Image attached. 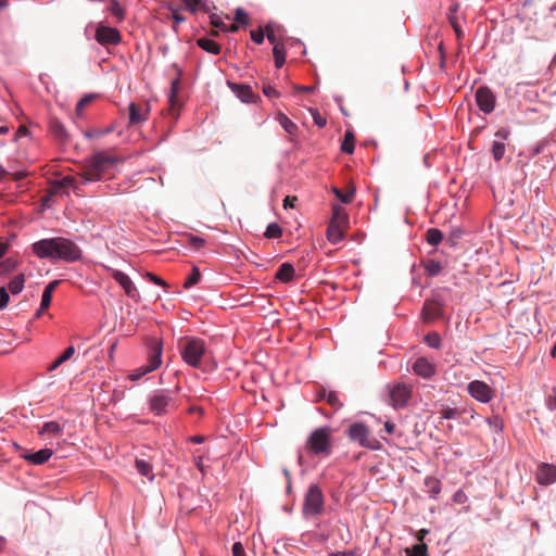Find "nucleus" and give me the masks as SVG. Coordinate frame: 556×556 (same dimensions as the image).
<instances>
[{"label":"nucleus","instance_id":"obj_12","mask_svg":"<svg viewBox=\"0 0 556 556\" xmlns=\"http://www.w3.org/2000/svg\"><path fill=\"white\" fill-rule=\"evenodd\" d=\"M129 111V122L128 126L134 127L137 125L142 124L148 119V116L150 114V106L149 104H137L131 102L128 106Z\"/></svg>","mask_w":556,"mask_h":556},{"label":"nucleus","instance_id":"obj_14","mask_svg":"<svg viewBox=\"0 0 556 556\" xmlns=\"http://www.w3.org/2000/svg\"><path fill=\"white\" fill-rule=\"evenodd\" d=\"M96 39L101 45H117L121 41V34L116 28L99 26L96 31Z\"/></svg>","mask_w":556,"mask_h":556},{"label":"nucleus","instance_id":"obj_56","mask_svg":"<svg viewBox=\"0 0 556 556\" xmlns=\"http://www.w3.org/2000/svg\"><path fill=\"white\" fill-rule=\"evenodd\" d=\"M147 278H149L150 281H152L153 283L157 285V286H162V287H167V283L159 276L152 274V273H147Z\"/></svg>","mask_w":556,"mask_h":556},{"label":"nucleus","instance_id":"obj_33","mask_svg":"<svg viewBox=\"0 0 556 556\" xmlns=\"http://www.w3.org/2000/svg\"><path fill=\"white\" fill-rule=\"evenodd\" d=\"M278 121L281 127L290 135H294L298 130L296 124H294L287 115L283 113L278 114Z\"/></svg>","mask_w":556,"mask_h":556},{"label":"nucleus","instance_id":"obj_13","mask_svg":"<svg viewBox=\"0 0 556 556\" xmlns=\"http://www.w3.org/2000/svg\"><path fill=\"white\" fill-rule=\"evenodd\" d=\"M105 269L111 273V276L116 280V282H118L129 298L136 299L138 296L136 286L125 273L108 266H105Z\"/></svg>","mask_w":556,"mask_h":556},{"label":"nucleus","instance_id":"obj_6","mask_svg":"<svg viewBox=\"0 0 556 556\" xmlns=\"http://www.w3.org/2000/svg\"><path fill=\"white\" fill-rule=\"evenodd\" d=\"M205 354V344L201 339L188 340L181 350L182 359L192 367H200Z\"/></svg>","mask_w":556,"mask_h":556},{"label":"nucleus","instance_id":"obj_61","mask_svg":"<svg viewBox=\"0 0 556 556\" xmlns=\"http://www.w3.org/2000/svg\"><path fill=\"white\" fill-rule=\"evenodd\" d=\"M211 23L214 27H224L222 18L215 14L211 16Z\"/></svg>","mask_w":556,"mask_h":556},{"label":"nucleus","instance_id":"obj_20","mask_svg":"<svg viewBox=\"0 0 556 556\" xmlns=\"http://www.w3.org/2000/svg\"><path fill=\"white\" fill-rule=\"evenodd\" d=\"M58 285H59V281L54 280V281H51L45 288L42 298H41L40 307L36 313V317H40V315L45 312V309H47L50 306L51 300H52V293L55 290V288L58 287Z\"/></svg>","mask_w":556,"mask_h":556},{"label":"nucleus","instance_id":"obj_7","mask_svg":"<svg viewBox=\"0 0 556 556\" xmlns=\"http://www.w3.org/2000/svg\"><path fill=\"white\" fill-rule=\"evenodd\" d=\"M162 364V345L160 342H154L151 348V354L148 359V364L143 365L132 371L129 376L131 380H139L147 374L155 370Z\"/></svg>","mask_w":556,"mask_h":556},{"label":"nucleus","instance_id":"obj_62","mask_svg":"<svg viewBox=\"0 0 556 556\" xmlns=\"http://www.w3.org/2000/svg\"><path fill=\"white\" fill-rule=\"evenodd\" d=\"M554 392H555V395L554 396H549L548 400H547V407L551 410L556 409V390H554Z\"/></svg>","mask_w":556,"mask_h":556},{"label":"nucleus","instance_id":"obj_36","mask_svg":"<svg viewBox=\"0 0 556 556\" xmlns=\"http://www.w3.org/2000/svg\"><path fill=\"white\" fill-rule=\"evenodd\" d=\"M201 280V273L198 267H192V270L190 275L187 277L186 281L184 282V288L189 289L195 285L199 283Z\"/></svg>","mask_w":556,"mask_h":556},{"label":"nucleus","instance_id":"obj_45","mask_svg":"<svg viewBox=\"0 0 556 556\" xmlns=\"http://www.w3.org/2000/svg\"><path fill=\"white\" fill-rule=\"evenodd\" d=\"M249 15L248 13L242 9L238 8L235 13V21L237 23H241L243 25H247L249 23Z\"/></svg>","mask_w":556,"mask_h":556},{"label":"nucleus","instance_id":"obj_34","mask_svg":"<svg viewBox=\"0 0 556 556\" xmlns=\"http://www.w3.org/2000/svg\"><path fill=\"white\" fill-rule=\"evenodd\" d=\"M109 11L116 17L117 22H122L125 18V10L117 0H111Z\"/></svg>","mask_w":556,"mask_h":556},{"label":"nucleus","instance_id":"obj_1","mask_svg":"<svg viewBox=\"0 0 556 556\" xmlns=\"http://www.w3.org/2000/svg\"><path fill=\"white\" fill-rule=\"evenodd\" d=\"M33 251L38 257L52 261L75 262L81 256L78 245L63 237L39 240L33 244Z\"/></svg>","mask_w":556,"mask_h":556},{"label":"nucleus","instance_id":"obj_16","mask_svg":"<svg viewBox=\"0 0 556 556\" xmlns=\"http://www.w3.org/2000/svg\"><path fill=\"white\" fill-rule=\"evenodd\" d=\"M536 481L540 484L548 485L556 481V467L549 464L540 465L536 473Z\"/></svg>","mask_w":556,"mask_h":556},{"label":"nucleus","instance_id":"obj_53","mask_svg":"<svg viewBox=\"0 0 556 556\" xmlns=\"http://www.w3.org/2000/svg\"><path fill=\"white\" fill-rule=\"evenodd\" d=\"M326 401L333 407H339L341 406L340 402H339V399H338V395L336 392L333 391H329L327 393V396H326Z\"/></svg>","mask_w":556,"mask_h":556},{"label":"nucleus","instance_id":"obj_18","mask_svg":"<svg viewBox=\"0 0 556 556\" xmlns=\"http://www.w3.org/2000/svg\"><path fill=\"white\" fill-rule=\"evenodd\" d=\"M413 370L416 375L429 379L435 374V367L425 357H419L413 365Z\"/></svg>","mask_w":556,"mask_h":556},{"label":"nucleus","instance_id":"obj_58","mask_svg":"<svg viewBox=\"0 0 556 556\" xmlns=\"http://www.w3.org/2000/svg\"><path fill=\"white\" fill-rule=\"evenodd\" d=\"M244 548L240 542H236L232 545V556H243Z\"/></svg>","mask_w":556,"mask_h":556},{"label":"nucleus","instance_id":"obj_22","mask_svg":"<svg viewBox=\"0 0 556 556\" xmlns=\"http://www.w3.org/2000/svg\"><path fill=\"white\" fill-rule=\"evenodd\" d=\"M295 270L292 264L283 263L276 273V278L282 282H290L294 277Z\"/></svg>","mask_w":556,"mask_h":556},{"label":"nucleus","instance_id":"obj_25","mask_svg":"<svg viewBox=\"0 0 556 556\" xmlns=\"http://www.w3.org/2000/svg\"><path fill=\"white\" fill-rule=\"evenodd\" d=\"M425 491L431 496L435 497L441 492V482L434 477H427L425 479Z\"/></svg>","mask_w":556,"mask_h":556},{"label":"nucleus","instance_id":"obj_46","mask_svg":"<svg viewBox=\"0 0 556 556\" xmlns=\"http://www.w3.org/2000/svg\"><path fill=\"white\" fill-rule=\"evenodd\" d=\"M186 8L191 12H195L204 7L201 0H181Z\"/></svg>","mask_w":556,"mask_h":556},{"label":"nucleus","instance_id":"obj_2","mask_svg":"<svg viewBox=\"0 0 556 556\" xmlns=\"http://www.w3.org/2000/svg\"><path fill=\"white\" fill-rule=\"evenodd\" d=\"M116 159L105 152L93 154L86 161L83 172L79 174L84 181H97L114 166Z\"/></svg>","mask_w":556,"mask_h":556},{"label":"nucleus","instance_id":"obj_63","mask_svg":"<svg viewBox=\"0 0 556 556\" xmlns=\"http://www.w3.org/2000/svg\"><path fill=\"white\" fill-rule=\"evenodd\" d=\"M314 121L316 125H318L319 127H324L326 125V119L321 117L318 113L314 115Z\"/></svg>","mask_w":556,"mask_h":556},{"label":"nucleus","instance_id":"obj_40","mask_svg":"<svg viewBox=\"0 0 556 556\" xmlns=\"http://www.w3.org/2000/svg\"><path fill=\"white\" fill-rule=\"evenodd\" d=\"M282 235V229L277 223H270L265 231V237L268 239H277Z\"/></svg>","mask_w":556,"mask_h":556},{"label":"nucleus","instance_id":"obj_19","mask_svg":"<svg viewBox=\"0 0 556 556\" xmlns=\"http://www.w3.org/2000/svg\"><path fill=\"white\" fill-rule=\"evenodd\" d=\"M230 89L232 92L242 101L245 103H252L255 102L258 98L250 86L240 85V84H229Z\"/></svg>","mask_w":556,"mask_h":556},{"label":"nucleus","instance_id":"obj_52","mask_svg":"<svg viewBox=\"0 0 556 556\" xmlns=\"http://www.w3.org/2000/svg\"><path fill=\"white\" fill-rule=\"evenodd\" d=\"M10 296L4 287H0V309L7 307Z\"/></svg>","mask_w":556,"mask_h":556},{"label":"nucleus","instance_id":"obj_54","mask_svg":"<svg viewBox=\"0 0 556 556\" xmlns=\"http://www.w3.org/2000/svg\"><path fill=\"white\" fill-rule=\"evenodd\" d=\"M14 266H15V263L10 258L1 262L0 263V274L12 270L14 268Z\"/></svg>","mask_w":556,"mask_h":556},{"label":"nucleus","instance_id":"obj_26","mask_svg":"<svg viewBox=\"0 0 556 556\" xmlns=\"http://www.w3.org/2000/svg\"><path fill=\"white\" fill-rule=\"evenodd\" d=\"M197 43L200 48H202L203 50H205L208 53H213V54L220 53V46L210 38H199L197 40Z\"/></svg>","mask_w":556,"mask_h":556},{"label":"nucleus","instance_id":"obj_44","mask_svg":"<svg viewBox=\"0 0 556 556\" xmlns=\"http://www.w3.org/2000/svg\"><path fill=\"white\" fill-rule=\"evenodd\" d=\"M426 269L430 276H437L442 271V265L440 262L430 261L427 264Z\"/></svg>","mask_w":556,"mask_h":556},{"label":"nucleus","instance_id":"obj_29","mask_svg":"<svg viewBox=\"0 0 556 556\" xmlns=\"http://www.w3.org/2000/svg\"><path fill=\"white\" fill-rule=\"evenodd\" d=\"M135 466L141 476L149 478L150 481L154 479V475L152 473L153 469L149 462L143 459H136Z\"/></svg>","mask_w":556,"mask_h":556},{"label":"nucleus","instance_id":"obj_27","mask_svg":"<svg viewBox=\"0 0 556 556\" xmlns=\"http://www.w3.org/2000/svg\"><path fill=\"white\" fill-rule=\"evenodd\" d=\"M75 354V348L73 345L68 346L63 353L61 356H59L54 362H52L50 364V366L48 367V370L49 371H53L55 370L58 367H60L63 363H65L66 361H68L70 358L73 357V355Z\"/></svg>","mask_w":556,"mask_h":556},{"label":"nucleus","instance_id":"obj_28","mask_svg":"<svg viewBox=\"0 0 556 556\" xmlns=\"http://www.w3.org/2000/svg\"><path fill=\"white\" fill-rule=\"evenodd\" d=\"M63 432L62 426L58 421L45 422L42 428L39 430V435L53 434L60 435Z\"/></svg>","mask_w":556,"mask_h":556},{"label":"nucleus","instance_id":"obj_57","mask_svg":"<svg viewBox=\"0 0 556 556\" xmlns=\"http://www.w3.org/2000/svg\"><path fill=\"white\" fill-rule=\"evenodd\" d=\"M265 34H266V37H267V39H268V41H269L270 43H273L274 46H275L276 43H278V42H277L276 35H275V33H274V29L271 28V26H270V25H267V26L265 27Z\"/></svg>","mask_w":556,"mask_h":556},{"label":"nucleus","instance_id":"obj_11","mask_svg":"<svg viewBox=\"0 0 556 556\" xmlns=\"http://www.w3.org/2000/svg\"><path fill=\"white\" fill-rule=\"evenodd\" d=\"M469 394L479 402L489 403L493 399V390L489 384L480 380H473L468 384Z\"/></svg>","mask_w":556,"mask_h":556},{"label":"nucleus","instance_id":"obj_43","mask_svg":"<svg viewBox=\"0 0 556 556\" xmlns=\"http://www.w3.org/2000/svg\"><path fill=\"white\" fill-rule=\"evenodd\" d=\"M426 342L430 348L439 349L441 344V338L437 332H430L426 336Z\"/></svg>","mask_w":556,"mask_h":556},{"label":"nucleus","instance_id":"obj_38","mask_svg":"<svg viewBox=\"0 0 556 556\" xmlns=\"http://www.w3.org/2000/svg\"><path fill=\"white\" fill-rule=\"evenodd\" d=\"M406 556H427V545L424 542L417 543L412 548H406Z\"/></svg>","mask_w":556,"mask_h":556},{"label":"nucleus","instance_id":"obj_47","mask_svg":"<svg viewBox=\"0 0 556 556\" xmlns=\"http://www.w3.org/2000/svg\"><path fill=\"white\" fill-rule=\"evenodd\" d=\"M443 419H455L459 416V412L455 408L445 407L441 410Z\"/></svg>","mask_w":556,"mask_h":556},{"label":"nucleus","instance_id":"obj_4","mask_svg":"<svg viewBox=\"0 0 556 556\" xmlns=\"http://www.w3.org/2000/svg\"><path fill=\"white\" fill-rule=\"evenodd\" d=\"M390 404L395 409L404 408L413 397L414 386L405 382H396L389 387Z\"/></svg>","mask_w":556,"mask_h":556},{"label":"nucleus","instance_id":"obj_64","mask_svg":"<svg viewBox=\"0 0 556 556\" xmlns=\"http://www.w3.org/2000/svg\"><path fill=\"white\" fill-rule=\"evenodd\" d=\"M384 429H386V431H387L389 434H392V433L394 432V430H395V425H394L393 422H391V421H387V422L384 424Z\"/></svg>","mask_w":556,"mask_h":556},{"label":"nucleus","instance_id":"obj_50","mask_svg":"<svg viewBox=\"0 0 556 556\" xmlns=\"http://www.w3.org/2000/svg\"><path fill=\"white\" fill-rule=\"evenodd\" d=\"M264 36H265V31L262 28H258V29H255V30L251 31V38L257 45L263 43Z\"/></svg>","mask_w":556,"mask_h":556},{"label":"nucleus","instance_id":"obj_23","mask_svg":"<svg viewBox=\"0 0 556 556\" xmlns=\"http://www.w3.org/2000/svg\"><path fill=\"white\" fill-rule=\"evenodd\" d=\"M62 188H73L74 190H77L76 178L74 176H65L51 185L52 193L58 192Z\"/></svg>","mask_w":556,"mask_h":556},{"label":"nucleus","instance_id":"obj_59","mask_svg":"<svg viewBox=\"0 0 556 556\" xmlns=\"http://www.w3.org/2000/svg\"><path fill=\"white\" fill-rule=\"evenodd\" d=\"M296 197H286L285 200H283V207L285 208H288V207H293L294 206V202L296 201Z\"/></svg>","mask_w":556,"mask_h":556},{"label":"nucleus","instance_id":"obj_31","mask_svg":"<svg viewBox=\"0 0 556 556\" xmlns=\"http://www.w3.org/2000/svg\"><path fill=\"white\" fill-rule=\"evenodd\" d=\"M349 222V217L346 213L339 206L334 205L332 207V219L330 223H338L340 226H345Z\"/></svg>","mask_w":556,"mask_h":556},{"label":"nucleus","instance_id":"obj_3","mask_svg":"<svg viewBox=\"0 0 556 556\" xmlns=\"http://www.w3.org/2000/svg\"><path fill=\"white\" fill-rule=\"evenodd\" d=\"M309 452L316 455L328 456L331 453L330 430L327 427L318 428L312 432L306 442Z\"/></svg>","mask_w":556,"mask_h":556},{"label":"nucleus","instance_id":"obj_21","mask_svg":"<svg viewBox=\"0 0 556 556\" xmlns=\"http://www.w3.org/2000/svg\"><path fill=\"white\" fill-rule=\"evenodd\" d=\"M49 129L52 135L60 141L66 142L68 139V134L64 127V125L56 118H51L49 123Z\"/></svg>","mask_w":556,"mask_h":556},{"label":"nucleus","instance_id":"obj_51","mask_svg":"<svg viewBox=\"0 0 556 556\" xmlns=\"http://www.w3.org/2000/svg\"><path fill=\"white\" fill-rule=\"evenodd\" d=\"M204 244H205L204 239H202L200 237L191 236L189 238V245L191 248H193L194 250H199V249L203 248Z\"/></svg>","mask_w":556,"mask_h":556},{"label":"nucleus","instance_id":"obj_24","mask_svg":"<svg viewBox=\"0 0 556 556\" xmlns=\"http://www.w3.org/2000/svg\"><path fill=\"white\" fill-rule=\"evenodd\" d=\"M327 238L331 243H338L343 238V226L330 223L327 228Z\"/></svg>","mask_w":556,"mask_h":556},{"label":"nucleus","instance_id":"obj_32","mask_svg":"<svg viewBox=\"0 0 556 556\" xmlns=\"http://www.w3.org/2000/svg\"><path fill=\"white\" fill-rule=\"evenodd\" d=\"M355 147V137L352 131H346L344 134V139L341 143V150L344 153L352 154L354 152Z\"/></svg>","mask_w":556,"mask_h":556},{"label":"nucleus","instance_id":"obj_15","mask_svg":"<svg viewBox=\"0 0 556 556\" xmlns=\"http://www.w3.org/2000/svg\"><path fill=\"white\" fill-rule=\"evenodd\" d=\"M421 317L425 323H431L442 317V304L434 300H428L425 302Z\"/></svg>","mask_w":556,"mask_h":556},{"label":"nucleus","instance_id":"obj_17","mask_svg":"<svg viewBox=\"0 0 556 556\" xmlns=\"http://www.w3.org/2000/svg\"><path fill=\"white\" fill-rule=\"evenodd\" d=\"M52 455L53 451L51 448H42L36 453H28L26 451H23L21 457L30 464L42 465L47 463Z\"/></svg>","mask_w":556,"mask_h":556},{"label":"nucleus","instance_id":"obj_37","mask_svg":"<svg viewBox=\"0 0 556 556\" xmlns=\"http://www.w3.org/2000/svg\"><path fill=\"white\" fill-rule=\"evenodd\" d=\"M25 278L24 275H17L9 283V290L13 294L20 293L24 288Z\"/></svg>","mask_w":556,"mask_h":556},{"label":"nucleus","instance_id":"obj_48","mask_svg":"<svg viewBox=\"0 0 556 556\" xmlns=\"http://www.w3.org/2000/svg\"><path fill=\"white\" fill-rule=\"evenodd\" d=\"M448 21H450V24L453 27L457 38L460 39L464 36V33H463V30L460 28V25L458 24V21H457L456 16L450 15L448 16Z\"/></svg>","mask_w":556,"mask_h":556},{"label":"nucleus","instance_id":"obj_60","mask_svg":"<svg viewBox=\"0 0 556 556\" xmlns=\"http://www.w3.org/2000/svg\"><path fill=\"white\" fill-rule=\"evenodd\" d=\"M495 136L502 140H506L509 136V130L505 128H501L495 132Z\"/></svg>","mask_w":556,"mask_h":556},{"label":"nucleus","instance_id":"obj_8","mask_svg":"<svg viewBox=\"0 0 556 556\" xmlns=\"http://www.w3.org/2000/svg\"><path fill=\"white\" fill-rule=\"evenodd\" d=\"M173 405L174 400L169 390H159L149 399L150 409L159 416L166 414Z\"/></svg>","mask_w":556,"mask_h":556},{"label":"nucleus","instance_id":"obj_35","mask_svg":"<svg viewBox=\"0 0 556 556\" xmlns=\"http://www.w3.org/2000/svg\"><path fill=\"white\" fill-rule=\"evenodd\" d=\"M426 239L430 245H438L443 239V233L437 228H430L427 230Z\"/></svg>","mask_w":556,"mask_h":556},{"label":"nucleus","instance_id":"obj_41","mask_svg":"<svg viewBox=\"0 0 556 556\" xmlns=\"http://www.w3.org/2000/svg\"><path fill=\"white\" fill-rule=\"evenodd\" d=\"M333 192L343 203H350L354 198L355 189L350 188L345 192H342L340 189L333 188Z\"/></svg>","mask_w":556,"mask_h":556},{"label":"nucleus","instance_id":"obj_9","mask_svg":"<svg viewBox=\"0 0 556 556\" xmlns=\"http://www.w3.org/2000/svg\"><path fill=\"white\" fill-rule=\"evenodd\" d=\"M349 437L358 442L361 445L375 448L377 442L371 435L368 428L364 424H353L349 428Z\"/></svg>","mask_w":556,"mask_h":556},{"label":"nucleus","instance_id":"obj_55","mask_svg":"<svg viewBox=\"0 0 556 556\" xmlns=\"http://www.w3.org/2000/svg\"><path fill=\"white\" fill-rule=\"evenodd\" d=\"M263 93L268 98H278L279 97V92L270 85H265L263 87Z\"/></svg>","mask_w":556,"mask_h":556},{"label":"nucleus","instance_id":"obj_39","mask_svg":"<svg viewBox=\"0 0 556 556\" xmlns=\"http://www.w3.org/2000/svg\"><path fill=\"white\" fill-rule=\"evenodd\" d=\"M179 85H180L179 77H176L175 79L172 80L170 93H169V103H170L172 108H175L176 105H178L177 93L179 90Z\"/></svg>","mask_w":556,"mask_h":556},{"label":"nucleus","instance_id":"obj_5","mask_svg":"<svg viewBox=\"0 0 556 556\" xmlns=\"http://www.w3.org/2000/svg\"><path fill=\"white\" fill-rule=\"evenodd\" d=\"M324 494L317 484L309 485L303 504L305 516L315 517L324 510Z\"/></svg>","mask_w":556,"mask_h":556},{"label":"nucleus","instance_id":"obj_10","mask_svg":"<svg viewBox=\"0 0 556 556\" xmlns=\"http://www.w3.org/2000/svg\"><path fill=\"white\" fill-rule=\"evenodd\" d=\"M476 101L479 109L485 114L494 111L496 98L489 87L482 86L477 89Z\"/></svg>","mask_w":556,"mask_h":556},{"label":"nucleus","instance_id":"obj_49","mask_svg":"<svg viewBox=\"0 0 556 556\" xmlns=\"http://www.w3.org/2000/svg\"><path fill=\"white\" fill-rule=\"evenodd\" d=\"M91 101H92V96H85L83 99H80L76 105V113L78 115H81L86 105H88Z\"/></svg>","mask_w":556,"mask_h":556},{"label":"nucleus","instance_id":"obj_30","mask_svg":"<svg viewBox=\"0 0 556 556\" xmlns=\"http://www.w3.org/2000/svg\"><path fill=\"white\" fill-rule=\"evenodd\" d=\"M273 54H274L276 67L277 68L282 67L286 62V49H285L283 45L276 43L273 49Z\"/></svg>","mask_w":556,"mask_h":556},{"label":"nucleus","instance_id":"obj_42","mask_svg":"<svg viewBox=\"0 0 556 556\" xmlns=\"http://www.w3.org/2000/svg\"><path fill=\"white\" fill-rule=\"evenodd\" d=\"M504 153H505V144L503 142H500V141H494L493 146H492L493 157L496 161H500V160L503 159Z\"/></svg>","mask_w":556,"mask_h":556}]
</instances>
